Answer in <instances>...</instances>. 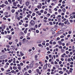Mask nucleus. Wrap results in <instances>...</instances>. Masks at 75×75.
Listing matches in <instances>:
<instances>
[{
  "instance_id": "4c0bfd02",
  "label": "nucleus",
  "mask_w": 75,
  "mask_h": 75,
  "mask_svg": "<svg viewBox=\"0 0 75 75\" xmlns=\"http://www.w3.org/2000/svg\"><path fill=\"white\" fill-rule=\"evenodd\" d=\"M64 35H62L60 36V38H64Z\"/></svg>"
},
{
  "instance_id": "c9c22d12",
  "label": "nucleus",
  "mask_w": 75,
  "mask_h": 75,
  "mask_svg": "<svg viewBox=\"0 0 75 75\" xmlns=\"http://www.w3.org/2000/svg\"><path fill=\"white\" fill-rule=\"evenodd\" d=\"M28 72L30 74H31V70H30L28 71Z\"/></svg>"
},
{
  "instance_id": "6e6d98bb",
  "label": "nucleus",
  "mask_w": 75,
  "mask_h": 75,
  "mask_svg": "<svg viewBox=\"0 0 75 75\" xmlns=\"http://www.w3.org/2000/svg\"><path fill=\"white\" fill-rule=\"evenodd\" d=\"M58 64V62H57L56 61L54 62V64Z\"/></svg>"
},
{
  "instance_id": "8fccbe9b",
  "label": "nucleus",
  "mask_w": 75,
  "mask_h": 75,
  "mask_svg": "<svg viewBox=\"0 0 75 75\" xmlns=\"http://www.w3.org/2000/svg\"><path fill=\"white\" fill-rule=\"evenodd\" d=\"M61 11H62V10L61 9H59L58 10V12H61Z\"/></svg>"
},
{
  "instance_id": "6e6552de",
  "label": "nucleus",
  "mask_w": 75,
  "mask_h": 75,
  "mask_svg": "<svg viewBox=\"0 0 75 75\" xmlns=\"http://www.w3.org/2000/svg\"><path fill=\"white\" fill-rule=\"evenodd\" d=\"M62 11L63 12H64V13H65V12L66 10L65 9V8H64L63 9H62Z\"/></svg>"
},
{
  "instance_id": "9b49d317",
  "label": "nucleus",
  "mask_w": 75,
  "mask_h": 75,
  "mask_svg": "<svg viewBox=\"0 0 75 75\" xmlns=\"http://www.w3.org/2000/svg\"><path fill=\"white\" fill-rule=\"evenodd\" d=\"M0 7H2V8H3L4 7V4H2V5H1L0 6Z\"/></svg>"
},
{
  "instance_id": "cd10ccee",
  "label": "nucleus",
  "mask_w": 75,
  "mask_h": 75,
  "mask_svg": "<svg viewBox=\"0 0 75 75\" xmlns=\"http://www.w3.org/2000/svg\"><path fill=\"white\" fill-rule=\"evenodd\" d=\"M7 9L8 10H10V6L8 7Z\"/></svg>"
},
{
  "instance_id": "680f3d73",
  "label": "nucleus",
  "mask_w": 75,
  "mask_h": 75,
  "mask_svg": "<svg viewBox=\"0 0 75 75\" xmlns=\"http://www.w3.org/2000/svg\"><path fill=\"white\" fill-rule=\"evenodd\" d=\"M59 64H62V62H61V61H60L59 62Z\"/></svg>"
},
{
  "instance_id": "de8ad7c7",
  "label": "nucleus",
  "mask_w": 75,
  "mask_h": 75,
  "mask_svg": "<svg viewBox=\"0 0 75 75\" xmlns=\"http://www.w3.org/2000/svg\"><path fill=\"white\" fill-rule=\"evenodd\" d=\"M41 25H42L41 23H40V24H39L38 26V27H40Z\"/></svg>"
},
{
  "instance_id": "473e14b6",
  "label": "nucleus",
  "mask_w": 75,
  "mask_h": 75,
  "mask_svg": "<svg viewBox=\"0 0 75 75\" xmlns=\"http://www.w3.org/2000/svg\"><path fill=\"white\" fill-rule=\"evenodd\" d=\"M46 49L47 51H49V50H50V48L48 47H47Z\"/></svg>"
},
{
  "instance_id": "3c124183",
  "label": "nucleus",
  "mask_w": 75,
  "mask_h": 75,
  "mask_svg": "<svg viewBox=\"0 0 75 75\" xmlns=\"http://www.w3.org/2000/svg\"><path fill=\"white\" fill-rule=\"evenodd\" d=\"M35 58L36 59V58H37L38 57V56H37V55L35 56Z\"/></svg>"
},
{
  "instance_id": "4d7b16f0",
  "label": "nucleus",
  "mask_w": 75,
  "mask_h": 75,
  "mask_svg": "<svg viewBox=\"0 0 75 75\" xmlns=\"http://www.w3.org/2000/svg\"><path fill=\"white\" fill-rule=\"evenodd\" d=\"M42 45H41V44H39L38 45L39 47H41Z\"/></svg>"
},
{
  "instance_id": "338daca9",
  "label": "nucleus",
  "mask_w": 75,
  "mask_h": 75,
  "mask_svg": "<svg viewBox=\"0 0 75 75\" xmlns=\"http://www.w3.org/2000/svg\"><path fill=\"white\" fill-rule=\"evenodd\" d=\"M49 43H46V45H47V46H48V45H49Z\"/></svg>"
},
{
  "instance_id": "bf43d9fd",
  "label": "nucleus",
  "mask_w": 75,
  "mask_h": 75,
  "mask_svg": "<svg viewBox=\"0 0 75 75\" xmlns=\"http://www.w3.org/2000/svg\"><path fill=\"white\" fill-rule=\"evenodd\" d=\"M24 33H25V34H27V31L25 30L24 31Z\"/></svg>"
},
{
  "instance_id": "13d9d810",
  "label": "nucleus",
  "mask_w": 75,
  "mask_h": 75,
  "mask_svg": "<svg viewBox=\"0 0 75 75\" xmlns=\"http://www.w3.org/2000/svg\"><path fill=\"white\" fill-rule=\"evenodd\" d=\"M18 69H19V70H20L21 69V67H18Z\"/></svg>"
},
{
  "instance_id": "a878e982",
  "label": "nucleus",
  "mask_w": 75,
  "mask_h": 75,
  "mask_svg": "<svg viewBox=\"0 0 75 75\" xmlns=\"http://www.w3.org/2000/svg\"><path fill=\"white\" fill-rule=\"evenodd\" d=\"M25 20H28V18L27 17H25Z\"/></svg>"
},
{
  "instance_id": "4468645a",
  "label": "nucleus",
  "mask_w": 75,
  "mask_h": 75,
  "mask_svg": "<svg viewBox=\"0 0 75 75\" xmlns=\"http://www.w3.org/2000/svg\"><path fill=\"white\" fill-rule=\"evenodd\" d=\"M36 70L37 73H38L40 72V70L38 69H37Z\"/></svg>"
},
{
  "instance_id": "aec40b11",
  "label": "nucleus",
  "mask_w": 75,
  "mask_h": 75,
  "mask_svg": "<svg viewBox=\"0 0 75 75\" xmlns=\"http://www.w3.org/2000/svg\"><path fill=\"white\" fill-rule=\"evenodd\" d=\"M4 3L6 4H8V2L7 1H6L4 2Z\"/></svg>"
},
{
  "instance_id": "774afa93",
  "label": "nucleus",
  "mask_w": 75,
  "mask_h": 75,
  "mask_svg": "<svg viewBox=\"0 0 75 75\" xmlns=\"http://www.w3.org/2000/svg\"><path fill=\"white\" fill-rule=\"evenodd\" d=\"M23 7V6H22L20 7V8H22Z\"/></svg>"
},
{
  "instance_id": "7ed1b4c3",
  "label": "nucleus",
  "mask_w": 75,
  "mask_h": 75,
  "mask_svg": "<svg viewBox=\"0 0 75 75\" xmlns=\"http://www.w3.org/2000/svg\"><path fill=\"white\" fill-rule=\"evenodd\" d=\"M57 30V28H54L51 29V31H55Z\"/></svg>"
},
{
  "instance_id": "5fc2aeb1",
  "label": "nucleus",
  "mask_w": 75,
  "mask_h": 75,
  "mask_svg": "<svg viewBox=\"0 0 75 75\" xmlns=\"http://www.w3.org/2000/svg\"><path fill=\"white\" fill-rule=\"evenodd\" d=\"M1 71H4V68H1Z\"/></svg>"
},
{
  "instance_id": "69168bd1",
  "label": "nucleus",
  "mask_w": 75,
  "mask_h": 75,
  "mask_svg": "<svg viewBox=\"0 0 75 75\" xmlns=\"http://www.w3.org/2000/svg\"><path fill=\"white\" fill-rule=\"evenodd\" d=\"M53 69L54 70L55 69V67H53Z\"/></svg>"
},
{
  "instance_id": "37998d69",
  "label": "nucleus",
  "mask_w": 75,
  "mask_h": 75,
  "mask_svg": "<svg viewBox=\"0 0 75 75\" xmlns=\"http://www.w3.org/2000/svg\"><path fill=\"white\" fill-rule=\"evenodd\" d=\"M63 69L64 71H66V70H67V69L65 68H63Z\"/></svg>"
},
{
  "instance_id": "c03bdc74",
  "label": "nucleus",
  "mask_w": 75,
  "mask_h": 75,
  "mask_svg": "<svg viewBox=\"0 0 75 75\" xmlns=\"http://www.w3.org/2000/svg\"><path fill=\"white\" fill-rule=\"evenodd\" d=\"M47 71L48 72H50V71H51V70L50 69H47Z\"/></svg>"
},
{
  "instance_id": "dca6fc26",
  "label": "nucleus",
  "mask_w": 75,
  "mask_h": 75,
  "mask_svg": "<svg viewBox=\"0 0 75 75\" xmlns=\"http://www.w3.org/2000/svg\"><path fill=\"white\" fill-rule=\"evenodd\" d=\"M59 73H60L61 74H63V72L62 71H60L59 72Z\"/></svg>"
},
{
  "instance_id": "a19ab883",
  "label": "nucleus",
  "mask_w": 75,
  "mask_h": 75,
  "mask_svg": "<svg viewBox=\"0 0 75 75\" xmlns=\"http://www.w3.org/2000/svg\"><path fill=\"white\" fill-rule=\"evenodd\" d=\"M47 11H45L44 12V14H47Z\"/></svg>"
},
{
  "instance_id": "09e8293b",
  "label": "nucleus",
  "mask_w": 75,
  "mask_h": 75,
  "mask_svg": "<svg viewBox=\"0 0 75 75\" xmlns=\"http://www.w3.org/2000/svg\"><path fill=\"white\" fill-rule=\"evenodd\" d=\"M36 32L37 33H39V31H38V30H36Z\"/></svg>"
},
{
  "instance_id": "5701e85b",
  "label": "nucleus",
  "mask_w": 75,
  "mask_h": 75,
  "mask_svg": "<svg viewBox=\"0 0 75 75\" xmlns=\"http://www.w3.org/2000/svg\"><path fill=\"white\" fill-rule=\"evenodd\" d=\"M10 35H8L6 36V38H8L9 37H10Z\"/></svg>"
},
{
  "instance_id": "052dcab7",
  "label": "nucleus",
  "mask_w": 75,
  "mask_h": 75,
  "mask_svg": "<svg viewBox=\"0 0 75 75\" xmlns=\"http://www.w3.org/2000/svg\"><path fill=\"white\" fill-rule=\"evenodd\" d=\"M44 19H45V20H47V19H48V18H47V17H45L44 18Z\"/></svg>"
},
{
  "instance_id": "f8f14e48",
  "label": "nucleus",
  "mask_w": 75,
  "mask_h": 75,
  "mask_svg": "<svg viewBox=\"0 0 75 75\" xmlns=\"http://www.w3.org/2000/svg\"><path fill=\"white\" fill-rule=\"evenodd\" d=\"M35 66H36V67H38V63H35Z\"/></svg>"
},
{
  "instance_id": "6ab92c4d",
  "label": "nucleus",
  "mask_w": 75,
  "mask_h": 75,
  "mask_svg": "<svg viewBox=\"0 0 75 75\" xmlns=\"http://www.w3.org/2000/svg\"><path fill=\"white\" fill-rule=\"evenodd\" d=\"M4 14V15H7V14H8V12H5Z\"/></svg>"
},
{
  "instance_id": "f3484780",
  "label": "nucleus",
  "mask_w": 75,
  "mask_h": 75,
  "mask_svg": "<svg viewBox=\"0 0 75 75\" xmlns=\"http://www.w3.org/2000/svg\"><path fill=\"white\" fill-rule=\"evenodd\" d=\"M13 69H14L15 70H16V69H17V68L15 66H14L13 67Z\"/></svg>"
},
{
  "instance_id": "864d4df0",
  "label": "nucleus",
  "mask_w": 75,
  "mask_h": 75,
  "mask_svg": "<svg viewBox=\"0 0 75 75\" xmlns=\"http://www.w3.org/2000/svg\"><path fill=\"white\" fill-rule=\"evenodd\" d=\"M38 43H41V41L40 40H39L37 41Z\"/></svg>"
},
{
  "instance_id": "7c9ffc66",
  "label": "nucleus",
  "mask_w": 75,
  "mask_h": 75,
  "mask_svg": "<svg viewBox=\"0 0 75 75\" xmlns=\"http://www.w3.org/2000/svg\"><path fill=\"white\" fill-rule=\"evenodd\" d=\"M49 24H50V25H52V22H50L49 23Z\"/></svg>"
},
{
  "instance_id": "2eb2a0df",
  "label": "nucleus",
  "mask_w": 75,
  "mask_h": 75,
  "mask_svg": "<svg viewBox=\"0 0 75 75\" xmlns=\"http://www.w3.org/2000/svg\"><path fill=\"white\" fill-rule=\"evenodd\" d=\"M61 18H59L58 19V22H61Z\"/></svg>"
},
{
  "instance_id": "393cba45",
  "label": "nucleus",
  "mask_w": 75,
  "mask_h": 75,
  "mask_svg": "<svg viewBox=\"0 0 75 75\" xmlns=\"http://www.w3.org/2000/svg\"><path fill=\"white\" fill-rule=\"evenodd\" d=\"M69 21L70 23H72V22H73V20H72V19L70 20H69Z\"/></svg>"
},
{
  "instance_id": "e2e57ef3",
  "label": "nucleus",
  "mask_w": 75,
  "mask_h": 75,
  "mask_svg": "<svg viewBox=\"0 0 75 75\" xmlns=\"http://www.w3.org/2000/svg\"><path fill=\"white\" fill-rule=\"evenodd\" d=\"M1 34H3V35L4 34V32H1Z\"/></svg>"
},
{
  "instance_id": "603ef678",
  "label": "nucleus",
  "mask_w": 75,
  "mask_h": 75,
  "mask_svg": "<svg viewBox=\"0 0 75 75\" xmlns=\"http://www.w3.org/2000/svg\"><path fill=\"white\" fill-rule=\"evenodd\" d=\"M0 13H1V14H3V11H0Z\"/></svg>"
},
{
  "instance_id": "ea45409f",
  "label": "nucleus",
  "mask_w": 75,
  "mask_h": 75,
  "mask_svg": "<svg viewBox=\"0 0 75 75\" xmlns=\"http://www.w3.org/2000/svg\"><path fill=\"white\" fill-rule=\"evenodd\" d=\"M9 40H11V36H10L9 38H8Z\"/></svg>"
},
{
  "instance_id": "b1692460",
  "label": "nucleus",
  "mask_w": 75,
  "mask_h": 75,
  "mask_svg": "<svg viewBox=\"0 0 75 75\" xmlns=\"http://www.w3.org/2000/svg\"><path fill=\"white\" fill-rule=\"evenodd\" d=\"M40 11V13H42L44 12V10H41V11Z\"/></svg>"
},
{
  "instance_id": "a18cd8bd",
  "label": "nucleus",
  "mask_w": 75,
  "mask_h": 75,
  "mask_svg": "<svg viewBox=\"0 0 75 75\" xmlns=\"http://www.w3.org/2000/svg\"><path fill=\"white\" fill-rule=\"evenodd\" d=\"M35 15V13H33L32 14L33 16H34Z\"/></svg>"
},
{
  "instance_id": "e433bc0d",
  "label": "nucleus",
  "mask_w": 75,
  "mask_h": 75,
  "mask_svg": "<svg viewBox=\"0 0 75 75\" xmlns=\"http://www.w3.org/2000/svg\"><path fill=\"white\" fill-rule=\"evenodd\" d=\"M66 54H68L69 52V51H67L66 52Z\"/></svg>"
},
{
  "instance_id": "49530a36",
  "label": "nucleus",
  "mask_w": 75,
  "mask_h": 75,
  "mask_svg": "<svg viewBox=\"0 0 75 75\" xmlns=\"http://www.w3.org/2000/svg\"><path fill=\"white\" fill-rule=\"evenodd\" d=\"M59 48L60 49H62V46H60V47H59Z\"/></svg>"
},
{
  "instance_id": "79ce46f5",
  "label": "nucleus",
  "mask_w": 75,
  "mask_h": 75,
  "mask_svg": "<svg viewBox=\"0 0 75 75\" xmlns=\"http://www.w3.org/2000/svg\"><path fill=\"white\" fill-rule=\"evenodd\" d=\"M72 50L75 49V47L73 46L72 48Z\"/></svg>"
},
{
  "instance_id": "72a5a7b5",
  "label": "nucleus",
  "mask_w": 75,
  "mask_h": 75,
  "mask_svg": "<svg viewBox=\"0 0 75 75\" xmlns=\"http://www.w3.org/2000/svg\"><path fill=\"white\" fill-rule=\"evenodd\" d=\"M44 22V23H46L47 22V21H46V20H44L43 21Z\"/></svg>"
},
{
  "instance_id": "9d476101",
  "label": "nucleus",
  "mask_w": 75,
  "mask_h": 75,
  "mask_svg": "<svg viewBox=\"0 0 75 75\" xmlns=\"http://www.w3.org/2000/svg\"><path fill=\"white\" fill-rule=\"evenodd\" d=\"M13 6H17V5L16 4V3L15 2H13Z\"/></svg>"
},
{
  "instance_id": "2f4dec72",
  "label": "nucleus",
  "mask_w": 75,
  "mask_h": 75,
  "mask_svg": "<svg viewBox=\"0 0 75 75\" xmlns=\"http://www.w3.org/2000/svg\"><path fill=\"white\" fill-rule=\"evenodd\" d=\"M51 64H53L54 65V62L52 61L51 62Z\"/></svg>"
},
{
  "instance_id": "423d86ee",
  "label": "nucleus",
  "mask_w": 75,
  "mask_h": 75,
  "mask_svg": "<svg viewBox=\"0 0 75 75\" xmlns=\"http://www.w3.org/2000/svg\"><path fill=\"white\" fill-rule=\"evenodd\" d=\"M29 4H30V3L29 2L26 1L25 4V5L27 6H28V5H29Z\"/></svg>"
},
{
  "instance_id": "0eeeda50",
  "label": "nucleus",
  "mask_w": 75,
  "mask_h": 75,
  "mask_svg": "<svg viewBox=\"0 0 75 75\" xmlns=\"http://www.w3.org/2000/svg\"><path fill=\"white\" fill-rule=\"evenodd\" d=\"M1 27L2 28H3V29H5V28H6V26H5V25H1Z\"/></svg>"
},
{
  "instance_id": "39448f33",
  "label": "nucleus",
  "mask_w": 75,
  "mask_h": 75,
  "mask_svg": "<svg viewBox=\"0 0 75 75\" xmlns=\"http://www.w3.org/2000/svg\"><path fill=\"white\" fill-rule=\"evenodd\" d=\"M64 25V23H62L60 22L59 23V25H61V26H62V25Z\"/></svg>"
},
{
  "instance_id": "f257e3e1",
  "label": "nucleus",
  "mask_w": 75,
  "mask_h": 75,
  "mask_svg": "<svg viewBox=\"0 0 75 75\" xmlns=\"http://www.w3.org/2000/svg\"><path fill=\"white\" fill-rule=\"evenodd\" d=\"M30 24H31V25H34L35 24V22L33 20H31L30 22Z\"/></svg>"
},
{
  "instance_id": "0e129e2a",
  "label": "nucleus",
  "mask_w": 75,
  "mask_h": 75,
  "mask_svg": "<svg viewBox=\"0 0 75 75\" xmlns=\"http://www.w3.org/2000/svg\"><path fill=\"white\" fill-rule=\"evenodd\" d=\"M61 52H64V50H63V49H61Z\"/></svg>"
},
{
  "instance_id": "bb28decb",
  "label": "nucleus",
  "mask_w": 75,
  "mask_h": 75,
  "mask_svg": "<svg viewBox=\"0 0 75 75\" xmlns=\"http://www.w3.org/2000/svg\"><path fill=\"white\" fill-rule=\"evenodd\" d=\"M6 47H7V48H10V46L8 45H6Z\"/></svg>"
},
{
  "instance_id": "f704fd0d",
  "label": "nucleus",
  "mask_w": 75,
  "mask_h": 75,
  "mask_svg": "<svg viewBox=\"0 0 75 75\" xmlns=\"http://www.w3.org/2000/svg\"><path fill=\"white\" fill-rule=\"evenodd\" d=\"M48 67H49V68H50V67H51V64H48Z\"/></svg>"
},
{
  "instance_id": "58836bf2",
  "label": "nucleus",
  "mask_w": 75,
  "mask_h": 75,
  "mask_svg": "<svg viewBox=\"0 0 75 75\" xmlns=\"http://www.w3.org/2000/svg\"><path fill=\"white\" fill-rule=\"evenodd\" d=\"M46 58L47 60H48V59H49L48 56H46Z\"/></svg>"
},
{
  "instance_id": "c756f323",
  "label": "nucleus",
  "mask_w": 75,
  "mask_h": 75,
  "mask_svg": "<svg viewBox=\"0 0 75 75\" xmlns=\"http://www.w3.org/2000/svg\"><path fill=\"white\" fill-rule=\"evenodd\" d=\"M57 17H59V18H61V15H58Z\"/></svg>"
},
{
  "instance_id": "412c9836",
  "label": "nucleus",
  "mask_w": 75,
  "mask_h": 75,
  "mask_svg": "<svg viewBox=\"0 0 75 75\" xmlns=\"http://www.w3.org/2000/svg\"><path fill=\"white\" fill-rule=\"evenodd\" d=\"M14 11H15V10L14 9H12L11 10V12L12 13H14Z\"/></svg>"
},
{
  "instance_id": "c85d7f7f",
  "label": "nucleus",
  "mask_w": 75,
  "mask_h": 75,
  "mask_svg": "<svg viewBox=\"0 0 75 75\" xmlns=\"http://www.w3.org/2000/svg\"><path fill=\"white\" fill-rule=\"evenodd\" d=\"M27 26H28V24H26L25 25V27H27Z\"/></svg>"
},
{
  "instance_id": "a211bd4d",
  "label": "nucleus",
  "mask_w": 75,
  "mask_h": 75,
  "mask_svg": "<svg viewBox=\"0 0 75 75\" xmlns=\"http://www.w3.org/2000/svg\"><path fill=\"white\" fill-rule=\"evenodd\" d=\"M37 7L38 9H40V6L39 5H38L37 6Z\"/></svg>"
},
{
  "instance_id": "1a4fd4ad",
  "label": "nucleus",
  "mask_w": 75,
  "mask_h": 75,
  "mask_svg": "<svg viewBox=\"0 0 75 75\" xmlns=\"http://www.w3.org/2000/svg\"><path fill=\"white\" fill-rule=\"evenodd\" d=\"M58 43H59V45H62V42H61V41H58Z\"/></svg>"
},
{
  "instance_id": "4be33fe9",
  "label": "nucleus",
  "mask_w": 75,
  "mask_h": 75,
  "mask_svg": "<svg viewBox=\"0 0 75 75\" xmlns=\"http://www.w3.org/2000/svg\"><path fill=\"white\" fill-rule=\"evenodd\" d=\"M12 43H13V42H9L8 43V44H9V45H11V44H12Z\"/></svg>"
},
{
  "instance_id": "20e7f679",
  "label": "nucleus",
  "mask_w": 75,
  "mask_h": 75,
  "mask_svg": "<svg viewBox=\"0 0 75 75\" xmlns=\"http://www.w3.org/2000/svg\"><path fill=\"white\" fill-rule=\"evenodd\" d=\"M47 65H48V64L46 63V64L44 66L43 69H46L47 68Z\"/></svg>"
},
{
  "instance_id": "ddd939ff",
  "label": "nucleus",
  "mask_w": 75,
  "mask_h": 75,
  "mask_svg": "<svg viewBox=\"0 0 75 75\" xmlns=\"http://www.w3.org/2000/svg\"><path fill=\"white\" fill-rule=\"evenodd\" d=\"M8 2H9L10 4H11L12 1L11 0H8Z\"/></svg>"
},
{
  "instance_id": "f03ea898",
  "label": "nucleus",
  "mask_w": 75,
  "mask_h": 75,
  "mask_svg": "<svg viewBox=\"0 0 75 75\" xmlns=\"http://www.w3.org/2000/svg\"><path fill=\"white\" fill-rule=\"evenodd\" d=\"M34 63H31L29 66L30 68H33V66H34Z\"/></svg>"
}]
</instances>
